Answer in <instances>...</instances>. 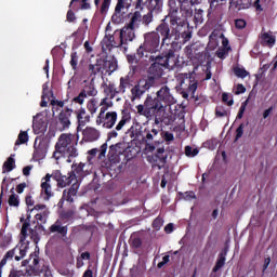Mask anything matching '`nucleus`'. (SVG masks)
Segmentation results:
<instances>
[{"mask_svg":"<svg viewBox=\"0 0 277 277\" xmlns=\"http://www.w3.org/2000/svg\"><path fill=\"white\" fill-rule=\"evenodd\" d=\"M149 62H154L147 69V75L143 76L136 84L131 89V101H140L145 92L150 88H155L159 79L163 77L164 68L173 70L176 68L179 57L172 51L161 53L160 55H150Z\"/></svg>","mask_w":277,"mask_h":277,"instance_id":"obj_1","label":"nucleus"},{"mask_svg":"<svg viewBox=\"0 0 277 277\" xmlns=\"http://www.w3.org/2000/svg\"><path fill=\"white\" fill-rule=\"evenodd\" d=\"M194 16L192 6H181L176 1H169L168 14L160 21V25L169 29V34L175 41L189 42L192 40V31L187 18Z\"/></svg>","mask_w":277,"mask_h":277,"instance_id":"obj_2","label":"nucleus"},{"mask_svg":"<svg viewBox=\"0 0 277 277\" xmlns=\"http://www.w3.org/2000/svg\"><path fill=\"white\" fill-rule=\"evenodd\" d=\"M170 53L176 54L181 51V42L175 41L170 34V29L158 24L156 30L144 35V42L137 48L138 57H148L146 53Z\"/></svg>","mask_w":277,"mask_h":277,"instance_id":"obj_3","label":"nucleus"},{"mask_svg":"<svg viewBox=\"0 0 277 277\" xmlns=\"http://www.w3.org/2000/svg\"><path fill=\"white\" fill-rule=\"evenodd\" d=\"M166 109V104L151 95H147L144 104L136 106L138 116H144L147 120H153L154 118L156 127H159V124H170V115Z\"/></svg>","mask_w":277,"mask_h":277,"instance_id":"obj_4","label":"nucleus"},{"mask_svg":"<svg viewBox=\"0 0 277 277\" xmlns=\"http://www.w3.org/2000/svg\"><path fill=\"white\" fill-rule=\"evenodd\" d=\"M78 137L71 133H63L58 136L53 153V158L58 161L62 157H67V162L72 163L71 159L79 157L77 149Z\"/></svg>","mask_w":277,"mask_h":277,"instance_id":"obj_5","label":"nucleus"},{"mask_svg":"<svg viewBox=\"0 0 277 277\" xmlns=\"http://www.w3.org/2000/svg\"><path fill=\"white\" fill-rule=\"evenodd\" d=\"M31 215H28L26 220L24 217L21 219V222H24L21 229V238L19 245L8 251L3 259L0 262V277H1V267L8 263V260L15 258V261H21V259H25L27 251L29 250V240H27V230H29V220Z\"/></svg>","mask_w":277,"mask_h":277,"instance_id":"obj_6","label":"nucleus"},{"mask_svg":"<svg viewBox=\"0 0 277 277\" xmlns=\"http://www.w3.org/2000/svg\"><path fill=\"white\" fill-rule=\"evenodd\" d=\"M22 265H28L26 269L28 276H40V274H42V268H40V250L38 249L31 253L28 260L22 262Z\"/></svg>","mask_w":277,"mask_h":277,"instance_id":"obj_7","label":"nucleus"},{"mask_svg":"<svg viewBox=\"0 0 277 277\" xmlns=\"http://www.w3.org/2000/svg\"><path fill=\"white\" fill-rule=\"evenodd\" d=\"M55 186V181H53V176L51 173H47L44 177L41 179V198L47 202L50 198L55 196V192H53V187Z\"/></svg>","mask_w":277,"mask_h":277,"instance_id":"obj_8","label":"nucleus"},{"mask_svg":"<svg viewBox=\"0 0 277 277\" xmlns=\"http://www.w3.org/2000/svg\"><path fill=\"white\" fill-rule=\"evenodd\" d=\"M181 90L183 98H189V94L194 96L198 90V80L193 76L186 77L181 81Z\"/></svg>","mask_w":277,"mask_h":277,"instance_id":"obj_9","label":"nucleus"},{"mask_svg":"<svg viewBox=\"0 0 277 277\" xmlns=\"http://www.w3.org/2000/svg\"><path fill=\"white\" fill-rule=\"evenodd\" d=\"M159 135V130L155 128H145L142 133V142L145 144L146 150L153 153L155 150V137Z\"/></svg>","mask_w":277,"mask_h":277,"instance_id":"obj_10","label":"nucleus"},{"mask_svg":"<svg viewBox=\"0 0 277 277\" xmlns=\"http://www.w3.org/2000/svg\"><path fill=\"white\" fill-rule=\"evenodd\" d=\"M142 5H145L149 12L160 14L163 10V0H136L135 10H142Z\"/></svg>","mask_w":277,"mask_h":277,"instance_id":"obj_11","label":"nucleus"},{"mask_svg":"<svg viewBox=\"0 0 277 277\" xmlns=\"http://www.w3.org/2000/svg\"><path fill=\"white\" fill-rule=\"evenodd\" d=\"M127 150V143L120 142L115 145L109 146L108 150V161L110 163H120V155Z\"/></svg>","mask_w":277,"mask_h":277,"instance_id":"obj_12","label":"nucleus"},{"mask_svg":"<svg viewBox=\"0 0 277 277\" xmlns=\"http://www.w3.org/2000/svg\"><path fill=\"white\" fill-rule=\"evenodd\" d=\"M72 116V108H64L57 117V131H67L70 129V117Z\"/></svg>","mask_w":277,"mask_h":277,"instance_id":"obj_13","label":"nucleus"},{"mask_svg":"<svg viewBox=\"0 0 277 277\" xmlns=\"http://www.w3.org/2000/svg\"><path fill=\"white\" fill-rule=\"evenodd\" d=\"M96 94H98V90H96V87H94V83L90 82L89 84L83 87V89L80 91L78 96L72 98V103H78V105H83L88 96H96Z\"/></svg>","mask_w":277,"mask_h":277,"instance_id":"obj_14","label":"nucleus"},{"mask_svg":"<svg viewBox=\"0 0 277 277\" xmlns=\"http://www.w3.org/2000/svg\"><path fill=\"white\" fill-rule=\"evenodd\" d=\"M229 14H238L243 10L252 8V0H227Z\"/></svg>","mask_w":277,"mask_h":277,"instance_id":"obj_15","label":"nucleus"},{"mask_svg":"<svg viewBox=\"0 0 277 277\" xmlns=\"http://www.w3.org/2000/svg\"><path fill=\"white\" fill-rule=\"evenodd\" d=\"M156 97L158 98V101H160V103H162V105L164 106H170V105H174V103H176V101L174 100V95H172V93L170 92V89L168 85L163 84L156 93Z\"/></svg>","mask_w":277,"mask_h":277,"instance_id":"obj_16","label":"nucleus"},{"mask_svg":"<svg viewBox=\"0 0 277 277\" xmlns=\"http://www.w3.org/2000/svg\"><path fill=\"white\" fill-rule=\"evenodd\" d=\"M118 120V113L108 111L103 117H101V121L96 119L97 127H103V129H114L116 126V121Z\"/></svg>","mask_w":277,"mask_h":277,"instance_id":"obj_17","label":"nucleus"},{"mask_svg":"<svg viewBox=\"0 0 277 277\" xmlns=\"http://www.w3.org/2000/svg\"><path fill=\"white\" fill-rule=\"evenodd\" d=\"M51 176L54 183H56L57 187H66L67 185H71V183L76 181L72 173H68V175H63L62 172L54 171Z\"/></svg>","mask_w":277,"mask_h":277,"instance_id":"obj_18","label":"nucleus"},{"mask_svg":"<svg viewBox=\"0 0 277 277\" xmlns=\"http://www.w3.org/2000/svg\"><path fill=\"white\" fill-rule=\"evenodd\" d=\"M135 29L129 28V26H124L119 32L120 43L119 47L127 44V42H133L135 40Z\"/></svg>","mask_w":277,"mask_h":277,"instance_id":"obj_19","label":"nucleus"},{"mask_svg":"<svg viewBox=\"0 0 277 277\" xmlns=\"http://www.w3.org/2000/svg\"><path fill=\"white\" fill-rule=\"evenodd\" d=\"M101 137V132L96 130V128L87 127L82 131V140L83 142H96Z\"/></svg>","mask_w":277,"mask_h":277,"instance_id":"obj_20","label":"nucleus"},{"mask_svg":"<svg viewBox=\"0 0 277 277\" xmlns=\"http://www.w3.org/2000/svg\"><path fill=\"white\" fill-rule=\"evenodd\" d=\"M49 127V123L44 119L34 118L32 120V131L36 135L44 133Z\"/></svg>","mask_w":277,"mask_h":277,"instance_id":"obj_21","label":"nucleus"},{"mask_svg":"<svg viewBox=\"0 0 277 277\" xmlns=\"http://www.w3.org/2000/svg\"><path fill=\"white\" fill-rule=\"evenodd\" d=\"M260 44L262 47H268L272 49L276 44V37L271 35L269 32H265L262 30L261 35L259 36Z\"/></svg>","mask_w":277,"mask_h":277,"instance_id":"obj_22","label":"nucleus"},{"mask_svg":"<svg viewBox=\"0 0 277 277\" xmlns=\"http://www.w3.org/2000/svg\"><path fill=\"white\" fill-rule=\"evenodd\" d=\"M77 120H78V127L77 129H81V127H85L88 122H90V114L85 111V108H80L75 111Z\"/></svg>","mask_w":277,"mask_h":277,"instance_id":"obj_23","label":"nucleus"},{"mask_svg":"<svg viewBox=\"0 0 277 277\" xmlns=\"http://www.w3.org/2000/svg\"><path fill=\"white\" fill-rule=\"evenodd\" d=\"M103 53H111V49L116 45L113 35H106L101 42Z\"/></svg>","mask_w":277,"mask_h":277,"instance_id":"obj_24","label":"nucleus"},{"mask_svg":"<svg viewBox=\"0 0 277 277\" xmlns=\"http://www.w3.org/2000/svg\"><path fill=\"white\" fill-rule=\"evenodd\" d=\"M49 230L50 233H58L62 237H66V235H68V226H62V220L60 219L50 226Z\"/></svg>","mask_w":277,"mask_h":277,"instance_id":"obj_25","label":"nucleus"},{"mask_svg":"<svg viewBox=\"0 0 277 277\" xmlns=\"http://www.w3.org/2000/svg\"><path fill=\"white\" fill-rule=\"evenodd\" d=\"M228 254V247H225L224 251H222L219 254V258L216 260V263L214 267L212 268V272L215 274L220 272V269L223 268L224 265H226V255Z\"/></svg>","mask_w":277,"mask_h":277,"instance_id":"obj_26","label":"nucleus"},{"mask_svg":"<svg viewBox=\"0 0 277 277\" xmlns=\"http://www.w3.org/2000/svg\"><path fill=\"white\" fill-rule=\"evenodd\" d=\"M104 71L105 69H104L103 57L97 58L95 64L89 65V72L91 77L92 75L96 76L98 75V72H104Z\"/></svg>","mask_w":277,"mask_h":277,"instance_id":"obj_27","label":"nucleus"},{"mask_svg":"<svg viewBox=\"0 0 277 277\" xmlns=\"http://www.w3.org/2000/svg\"><path fill=\"white\" fill-rule=\"evenodd\" d=\"M77 192H78L77 186L72 184L71 187L63 192V196H62L63 200H66V202H70V203L75 202V197L77 196Z\"/></svg>","mask_w":277,"mask_h":277,"instance_id":"obj_28","label":"nucleus"},{"mask_svg":"<svg viewBox=\"0 0 277 277\" xmlns=\"http://www.w3.org/2000/svg\"><path fill=\"white\" fill-rule=\"evenodd\" d=\"M83 168H85V163L80 162V163H74L71 166V175H75V181H77V179H83V176H85V173L83 172Z\"/></svg>","mask_w":277,"mask_h":277,"instance_id":"obj_29","label":"nucleus"},{"mask_svg":"<svg viewBox=\"0 0 277 277\" xmlns=\"http://www.w3.org/2000/svg\"><path fill=\"white\" fill-rule=\"evenodd\" d=\"M141 23H142V12L135 11L132 14L130 22L128 24L129 29H140Z\"/></svg>","mask_w":277,"mask_h":277,"instance_id":"obj_30","label":"nucleus"},{"mask_svg":"<svg viewBox=\"0 0 277 277\" xmlns=\"http://www.w3.org/2000/svg\"><path fill=\"white\" fill-rule=\"evenodd\" d=\"M104 88V94H106L107 98H114L116 94H120V91H118V88H116V84L109 82L103 84Z\"/></svg>","mask_w":277,"mask_h":277,"instance_id":"obj_31","label":"nucleus"},{"mask_svg":"<svg viewBox=\"0 0 277 277\" xmlns=\"http://www.w3.org/2000/svg\"><path fill=\"white\" fill-rule=\"evenodd\" d=\"M133 0H117L115 14H122V10H129Z\"/></svg>","mask_w":277,"mask_h":277,"instance_id":"obj_32","label":"nucleus"},{"mask_svg":"<svg viewBox=\"0 0 277 277\" xmlns=\"http://www.w3.org/2000/svg\"><path fill=\"white\" fill-rule=\"evenodd\" d=\"M185 55L188 57V60H194L196 55H200V52H198V45L190 44L185 48Z\"/></svg>","mask_w":277,"mask_h":277,"instance_id":"obj_33","label":"nucleus"},{"mask_svg":"<svg viewBox=\"0 0 277 277\" xmlns=\"http://www.w3.org/2000/svg\"><path fill=\"white\" fill-rule=\"evenodd\" d=\"M14 168H16V160L10 156L2 166V173L5 174V172H12Z\"/></svg>","mask_w":277,"mask_h":277,"instance_id":"obj_34","label":"nucleus"},{"mask_svg":"<svg viewBox=\"0 0 277 277\" xmlns=\"http://www.w3.org/2000/svg\"><path fill=\"white\" fill-rule=\"evenodd\" d=\"M143 57H140L137 55V50L135 54H128L127 55V61L128 64H131L133 70H135V68H137V64H140V60H142Z\"/></svg>","mask_w":277,"mask_h":277,"instance_id":"obj_35","label":"nucleus"},{"mask_svg":"<svg viewBox=\"0 0 277 277\" xmlns=\"http://www.w3.org/2000/svg\"><path fill=\"white\" fill-rule=\"evenodd\" d=\"M87 109L91 114V116H94V114L98 110V101L94 97H92L87 103Z\"/></svg>","mask_w":277,"mask_h":277,"instance_id":"obj_36","label":"nucleus"},{"mask_svg":"<svg viewBox=\"0 0 277 277\" xmlns=\"http://www.w3.org/2000/svg\"><path fill=\"white\" fill-rule=\"evenodd\" d=\"M202 14H205V11L202 9L195 10L193 21H194L196 27H198V25H202L205 23V17Z\"/></svg>","mask_w":277,"mask_h":277,"instance_id":"obj_37","label":"nucleus"},{"mask_svg":"<svg viewBox=\"0 0 277 277\" xmlns=\"http://www.w3.org/2000/svg\"><path fill=\"white\" fill-rule=\"evenodd\" d=\"M103 63H104V70L106 72H114L116 71V68H118V65L114 61H108L106 58H103Z\"/></svg>","mask_w":277,"mask_h":277,"instance_id":"obj_38","label":"nucleus"},{"mask_svg":"<svg viewBox=\"0 0 277 277\" xmlns=\"http://www.w3.org/2000/svg\"><path fill=\"white\" fill-rule=\"evenodd\" d=\"M27 142H29V134L27 133V131H21L15 142V146H21V144H27Z\"/></svg>","mask_w":277,"mask_h":277,"instance_id":"obj_39","label":"nucleus"},{"mask_svg":"<svg viewBox=\"0 0 277 277\" xmlns=\"http://www.w3.org/2000/svg\"><path fill=\"white\" fill-rule=\"evenodd\" d=\"M127 122H131V115L123 114L120 121L116 126V131H122Z\"/></svg>","mask_w":277,"mask_h":277,"instance_id":"obj_40","label":"nucleus"},{"mask_svg":"<svg viewBox=\"0 0 277 277\" xmlns=\"http://www.w3.org/2000/svg\"><path fill=\"white\" fill-rule=\"evenodd\" d=\"M11 194L9 197V207H19L21 206V199H18V195L14 194V188L11 189Z\"/></svg>","mask_w":277,"mask_h":277,"instance_id":"obj_41","label":"nucleus"},{"mask_svg":"<svg viewBox=\"0 0 277 277\" xmlns=\"http://www.w3.org/2000/svg\"><path fill=\"white\" fill-rule=\"evenodd\" d=\"M129 243H130V248H133L134 250H140V248H142L143 241H142V238L140 237L131 236Z\"/></svg>","mask_w":277,"mask_h":277,"instance_id":"obj_42","label":"nucleus"},{"mask_svg":"<svg viewBox=\"0 0 277 277\" xmlns=\"http://www.w3.org/2000/svg\"><path fill=\"white\" fill-rule=\"evenodd\" d=\"M166 153V149L163 147H159L156 150L155 158L159 159L160 163L166 164V161L168 160V155H163Z\"/></svg>","mask_w":277,"mask_h":277,"instance_id":"obj_43","label":"nucleus"},{"mask_svg":"<svg viewBox=\"0 0 277 277\" xmlns=\"http://www.w3.org/2000/svg\"><path fill=\"white\" fill-rule=\"evenodd\" d=\"M130 83L131 82L129 81V78L121 77L120 78V84L117 88L119 94H124L127 92V88H128V85H130Z\"/></svg>","mask_w":277,"mask_h":277,"instance_id":"obj_44","label":"nucleus"},{"mask_svg":"<svg viewBox=\"0 0 277 277\" xmlns=\"http://www.w3.org/2000/svg\"><path fill=\"white\" fill-rule=\"evenodd\" d=\"M155 14L153 11H148L147 14L145 15H141V23L143 25H145L146 27H148V25H150V23H153L154 21V15Z\"/></svg>","mask_w":277,"mask_h":277,"instance_id":"obj_45","label":"nucleus"},{"mask_svg":"<svg viewBox=\"0 0 277 277\" xmlns=\"http://www.w3.org/2000/svg\"><path fill=\"white\" fill-rule=\"evenodd\" d=\"M49 210H44L43 212L37 213L35 215V220H37L38 224H47V217H49Z\"/></svg>","mask_w":277,"mask_h":277,"instance_id":"obj_46","label":"nucleus"},{"mask_svg":"<svg viewBox=\"0 0 277 277\" xmlns=\"http://www.w3.org/2000/svg\"><path fill=\"white\" fill-rule=\"evenodd\" d=\"M60 217L63 222H68L69 220H72L75 217V211L72 210L62 211L60 214Z\"/></svg>","mask_w":277,"mask_h":277,"instance_id":"obj_47","label":"nucleus"},{"mask_svg":"<svg viewBox=\"0 0 277 277\" xmlns=\"http://www.w3.org/2000/svg\"><path fill=\"white\" fill-rule=\"evenodd\" d=\"M249 102H250V95L245 102L241 103V106L236 117L237 120H241V118H243V114H246V108L248 107Z\"/></svg>","mask_w":277,"mask_h":277,"instance_id":"obj_48","label":"nucleus"},{"mask_svg":"<svg viewBox=\"0 0 277 277\" xmlns=\"http://www.w3.org/2000/svg\"><path fill=\"white\" fill-rule=\"evenodd\" d=\"M234 75H236V77H239L240 79H246V77H248L250 75V72H248V70H246L243 68L235 67Z\"/></svg>","mask_w":277,"mask_h":277,"instance_id":"obj_49","label":"nucleus"},{"mask_svg":"<svg viewBox=\"0 0 277 277\" xmlns=\"http://www.w3.org/2000/svg\"><path fill=\"white\" fill-rule=\"evenodd\" d=\"M243 129H246V124L240 123L239 127L236 129V136L234 142H239V140L243 137Z\"/></svg>","mask_w":277,"mask_h":277,"instance_id":"obj_50","label":"nucleus"},{"mask_svg":"<svg viewBox=\"0 0 277 277\" xmlns=\"http://www.w3.org/2000/svg\"><path fill=\"white\" fill-rule=\"evenodd\" d=\"M200 153V150H198V148H194L189 145H187L185 147V155L186 157H196V155H198Z\"/></svg>","mask_w":277,"mask_h":277,"instance_id":"obj_51","label":"nucleus"},{"mask_svg":"<svg viewBox=\"0 0 277 277\" xmlns=\"http://www.w3.org/2000/svg\"><path fill=\"white\" fill-rule=\"evenodd\" d=\"M215 116H216V118H224V117L228 116V110L224 109L223 106H216Z\"/></svg>","mask_w":277,"mask_h":277,"instance_id":"obj_52","label":"nucleus"},{"mask_svg":"<svg viewBox=\"0 0 277 277\" xmlns=\"http://www.w3.org/2000/svg\"><path fill=\"white\" fill-rule=\"evenodd\" d=\"M30 233V239L34 241L36 246L40 242V234L36 229H29Z\"/></svg>","mask_w":277,"mask_h":277,"instance_id":"obj_53","label":"nucleus"},{"mask_svg":"<svg viewBox=\"0 0 277 277\" xmlns=\"http://www.w3.org/2000/svg\"><path fill=\"white\" fill-rule=\"evenodd\" d=\"M161 226H163V219L157 216L153 222V228H155V230H161Z\"/></svg>","mask_w":277,"mask_h":277,"instance_id":"obj_54","label":"nucleus"},{"mask_svg":"<svg viewBox=\"0 0 277 277\" xmlns=\"http://www.w3.org/2000/svg\"><path fill=\"white\" fill-rule=\"evenodd\" d=\"M70 57V66L74 70H77V64H79V56L77 55V52H72Z\"/></svg>","mask_w":277,"mask_h":277,"instance_id":"obj_55","label":"nucleus"},{"mask_svg":"<svg viewBox=\"0 0 277 277\" xmlns=\"http://www.w3.org/2000/svg\"><path fill=\"white\" fill-rule=\"evenodd\" d=\"M247 25H248V22H246V19L243 18L235 19L236 29H246Z\"/></svg>","mask_w":277,"mask_h":277,"instance_id":"obj_56","label":"nucleus"},{"mask_svg":"<svg viewBox=\"0 0 277 277\" xmlns=\"http://www.w3.org/2000/svg\"><path fill=\"white\" fill-rule=\"evenodd\" d=\"M181 8H184L183 4L187 5H198L200 3V0H177Z\"/></svg>","mask_w":277,"mask_h":277,"instance_id":"obj_57","label":"nucleus"},{"mask_svg":"<svg viewBox=\"0 0 277 277\" xmlns=\"http://www.w3.org/2000/svg\"><path fill=\"white\" fill-rule=\"evenodd\" d=\"M109 5H111V0H103L101 5V14H105L107 10H109Z\"/></svg>","mask_w":277,"mask_h":277,"instance_id":"obj_58","label":"nucleus"},{"mask_svg":"<svg viewBox=\"0 0 277 277\" xmlns=\"http://www.w3.org/2000/svg\"><path fill=\"white\" fill-rule=\"evenodd\" d=\"M66 18L68 23H75V21H77V16L75 15V12H72V10H68Z\"/></svg>","mask_w":277,"mask_h":277,"instance_id":"obj_59","label":"nucleus"},{"mask_svg":"<svg viewBox=\"0 0 277 277\" xmlns=\"http://www.w3.org/2000/svg\"><path fill=\"white\" fill-rule=\"evenodd\" d=\"M222 101H223V103H226V105H228V107H232V105H234V103H235V101L233 98L228 101V93L222 94Z\"/></svg>","mask_w":277,"mask_h":277,"instance_id":"obj_60","label":"nucleus"},{"mask_svg":"<svg viewBox=\"0 0 277 277\" xmlns=\"http://www.w3.org/2000/svg\"><path fill=\"white\" fill-rule=\"evenodd\" d=\"M107 153V143H104L100 148L98 159H103Z\"/></svg>","mask_w":277,"mask_h":277,"instance_id":"obj_61","label":"nucleus"},{"mask_svg":"<svg viewBox=\"0 0 277 277\" xmlns=\"http://www.w3.org/2000/svg\"><path fill=\"white\" fill-rule=\"evenodd\" d=\"M9 277H25V274H23L22 271L12 269Z\"/></svg>","mask_w":277,"mask_h":277,"instance_id":"obj_62","label":"nucleus"},{"mask_svg":"<svg viewBox=\"0 0 277 277\" xmlns=\"http://www.w3.org/2000/svg\"><path fill=\"white\" fill-rule=\"evenodd\" d=\"M245 92H246V87H243V84L241 83L237 84L235 94L239 95V94H243Z\"/></svg>","mask_w":277,"mask_h":277,"instance_id":"obj_63","label":"nucleus"},{"mask_svg":"<svg viewBox=\"0 0 277 277\" xmlns=\"http://www.w3.org/2000/svg\"><path fill=\"white\" fill-rule=\"evenodd\" d=\"M163 137L167 142H174V134H172L171 132H164Z\"/></svg>","mask_w":277,"mask_h":277,"instance_id":"obj_64","label":"nucleus"}]
</instances>
